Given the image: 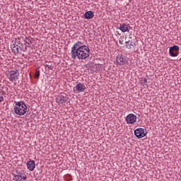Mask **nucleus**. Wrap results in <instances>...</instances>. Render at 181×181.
Segmentation results:
<instances>
[{
	"instance_id": "8",
	"label": "nucleus",
	"mask_w": 181,
	"mask_h": 181,
	"mask_svg": "<svg viewBox=\"0 0 181 181\" xmlns=\"http://www.w3.org/2000/svg\"><path fill=\"white\" fill-rule=\"evenodd\" d=\"M86 85L79 82L74 88V91L75 94H78V93H84V91H86Z\"/></svg>"
},
{
	"instance_id": "21",
	"label": "nucleus",
	"mask_w": 181,
	"mask_h": 181,
	"mask_svg": "<svg viewBox=\"0 0 181 181\" xmlns=\"http://www.w3.org/2000/svg\"><path fill=\"white\" fill-rule=\"evenodd\" d=\"M4 101V91H0V103Z\"/></svg>"
},
{
	"instance_id": "20",
	"label": "nucleus",
	"mask_w": 181,
	"mask_h": 181,
	"mask_svg": "<svg viewBox=\"0 0 181 181\" xmlns=\"http://www.w3.org/2000/svg\"><path fill=\"white\" fill-rule=\"evenodd\" d=\"M169 54L171 57H177V54H175V50H171V52H169Z\"/></svg>"
},
{
	"instance_id": "6",
	"label": "nucleus",
	"mask_w": 181,
	"mask_h": 181,
	"mask_svg": "<svg viewBox=\"0 0 181 181\" xmlns=\"http://www.w3.org/2000/svg\"><path fill=\"white\" fill-rule=\"evenodd\" d=\"M128 63L127 57L122 54H118L116 57V64L118 66H124Z\"/></svg>"
},
{
	"instance_id": "13",
	"label": "nucleus",
	"mask_w": 181,
	"mask_h": 181,
	"mask_svg": "<svg viewBox=\"0 0 181 181\" xmlns=\"http://www.w3.org/2000/svg\"><path fill=\"white\" fill-rule=\"evenodd\" d=\"M84 17L86 19H93V18H94V12L89 11H86L84 13Z\"/></svg>"
},
{
	"instance_id": "5",
	"label": "nucleus",
	"mask_w": 181,
	"mask_h": 181,
	"mask_svg": "<svg viewBox=\"0 0 181 181\" xmlns=\"http://www.w3.org/2000/svg\"><path fill=\"white\" fill-rule=\"evenodd\" d=\"M12 176H13V180L15 181L26 180V174L19 173L18 170H16V173H12Z\"/></svg>"
},
{
	"instance_id": "10",
	"label": "nucleus",
	"mask_w": 181,
	"mask_h": 181,
	"mask_svg": "<svg viewBox=\"0 0 181 181\" xmlns=\"http://www.w3.org/2000/svg\"><path fill=\"white\" fill-rule=\"evenodd\" d=\"M69 101V98L66 97V96H63V95H59L57 96L56 98V103H57V104H66V103H67Z\"/></svg>"
},
{
	"instance_id": "23",
	"label": "nucleus",
	"mask_w": 181,
	"mask_h": 181,
	"mask_svg": "<svg viewBox=\"0 0 181 181\" xmlns=\"http://www.w3.org/2000/svg\"><path fill=\"white\" fill-rule=\"evenodd\" d=\"M119 45H124V39L123 38H120L119 40Z\"/></svg>"
},
{
	"instance_id": "11",
	"label": "nucleus",
	"mask_w": 181,
	"mask_h": 181,
	"mask_svg": "<svg viewBox=\"0 0 181 181\" xmlns=\"http://www.w3.org/2000/svg\"><path fill=\"white\" fill-rule=\"evenodd\" d=\"M119 29V30H121V32L125 33V32H129L131 29V25L127 23L120 24Z\"/></svg>"
},
{
	"instance_id": "4",
	"label": "nucleus",
	"mask_w": 181,
	"mask_h": 181,
	"mask_svg": "<svg viewBox=\"0 0 181 181\" xmlns=\"http://www.w3.org/2000/svg\"><path fill=\"white\" fill-rule=\"evenodd\" d=\"M7 77L10 81H16L19 80V71H10L7 74Z\"/></svg>"
},
{
	"instance_id": "15",
	"label": "nucleus",
	"mask_w": 181,
	"mask_h": 181,
	"mask_svg": "<svg viewBox=\"0 0 181 181\" xmlns=\"http://www.w3.org/2000/svg\"><path fill=\"white\" fill-rule=\"evenodd\" d=\"M24 45H25V49L26 47H30V45H32V40L29 37H26L25 40H24Z\"/></svg>"
},
{
	"instance_id": "14",
	"label": "nucleus",
	"mask_w": 181,
	"mask_h": 181,
	"mask_svg": "<svg viewBox=\"0 0 181 181\" xmlns=\"http://www.w3.org/2000/svg\"><path fill=\"white\" fill-rule=\"evenodd\" d=\"M126 47L127 49H132V47H135V42H132V41H126Z\"/></svg>"
},
{
	"instance_id": "9",
	"label": "nucleus",
	"mask_w": 181,
	"mask_h": 181,
	"mask_svg": "<svg viewBox=\"0 0 181 181\" xmlns=\"http://www.w3.org/2000/svg\"><path fill=\"white\" fill-rule=\"evenodd\" d=\"M125 121L127 124L132 125L134 122H136V115L130 113L125 117Z\"/></svg>"
},
{
	"instance_id": "22",
	"label": "nucleus",
	"mask_w": 181,
	"mask_h": 181,
	"mask_svg": "<svg viewBox=\"0 0 181 181\" xmlns=\"http://www.w3.org/2000/svg\"><path fill=\"white\" fill-rule=\"evenodd\" d=\"M40 76V71L36 70L35 78H39Z\"/></svg>"
},
{
	"instance_id": "17",
	"label": "nucleus",
	"mask_w": 181,
	"mask_h": 181,
	"mask_svg": "<svg viewBox=\"0 0 181 181\" xmlns=\"http://www.w3.org/2000/svg\"><path fill=\"white\" fill-rule=\"evenodd\" d=\"M140 84L141 86H148V79L146 78H141Z\"/></svg>"
},
{
	"instance_id": "16",
	"label": "nucleus",
	"mask_w": 181,
	"mask_h": 181,
	"mask_svg": "<svg viewBox=\"0 0 181 181\" xmlns=\"http://www.w3.org/2000/svg\"><path fill=\"white\" fill-rule=\"evenodd\" d=\"M95 69L93 70L95 73H97V71H100L103 70V64H96L95 65Z\"/></svg>"
},
{
	"instance_id": "19",
	"label": "nucleus",
	"mask_w": 181,
	"mask_h": 181,
	"mask_svg": "<svg viewBox=\"0 0 181 181\" xmlns=\"http://www.w3.org/2000/svg\"><path fill=\"white\" fill-rule=\"evenodd\" d=\"M45 69H47L49 71V70H53L54 69V66L50 64H45Z\"/></svg>"
},
{
	"instance_id": "18",
	"label": "nucleus",
	"mask_w": 181,
	"mask_h": 181,
	"mask_svg": "<svg viewBox=\"0 0 181 181\" xmlns=\"http://www.w3.org/2000/svg\"><path fill=\"white\" fill-rule=\"evenodd\" d=\"M180 49V48L179 47V46L174 45V46L170 47L169 52H170L172 53V50H175L176 52H179Z\"/></svg>"
},
{
	"instance_id": "2",
	"label": "nucleus",
	"mask_w": 181,
	"mask_h": 181,
	"mask_svg": "<svg viewBox=\"0 0 181 181\" xmlns=\"http://www.w3.org/2000/svg\"><path fill=\"white\" fill-rule=\"evenodd\" d=\"M15 106L13 107V111L16 115L21 117L25 115L28 112V106L23 101L14 102Z\"/></svg>"
},
{
	"instance_id": "1",
	"label": "nucleus",
	"mask_w": 181,
	"mask_h": 181,
	"mask_svg": "<svg viewBox=\"0 0 181 181\" xmlns=\"http://www.w3.org/2000/svg\"><path fill=\"white\" fill-rule=\"evenodd\" d=\"M71 57L73 60H86L90 57V48L81 41L76 42L71 49Z\"/></svg>"
},
{
	"instance_id": "12",
	"label": "nucleus",
	"mask_w": 181,
	"mask_h": 181,
	"mask_svg": "<svg viewBox=\"0 0 181 181\" xmlns=\"http://www.w3.org/2000/svg\"><path fill=\"white\" fill-rule=\"evenodd\" d=\"M27 168L28 170H30V172H33L35 170V168H36V165L35 164L34 160H30L27 163Z\"/></svg>"
},
{
	"instance_id": "3",
	"label": "nucleus",
	"mask_w": 181,
	"mask_h": 181,
	"mask_svg": "<svg viewBox=\"0 0 181 181\" xmlns=\"http://www.w3.org/2000/svg\"><path fill=\"white\" fill-rule=\"evenodd\" d=\"M21 46H22L21 41L16 40L14 42L13 41L12 42L11 45V49L13 53H14V54H19V52L23 50V48L21 47Z\"/></svg>"
},
{
	"instance_id": "7",
	"label": "nucleus",
	"mask_w": 181,
	"mask_h": 181,
	"mask_svg": "<svg viewBox=\"0 0 181 181\" xmlns=\"http://www.w3.org/2000/svg\"><path fill=\"white\" fill-rule=\"evenodd\" d=\"M146 134H148V132L145 133V129L144 128H137L134 130V135L138 138V139H141V138L146 136Z\"/></svg>"
}]
</instances>
